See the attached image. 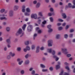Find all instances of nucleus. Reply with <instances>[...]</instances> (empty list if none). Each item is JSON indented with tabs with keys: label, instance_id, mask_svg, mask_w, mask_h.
I'll return each mask as SVG.
<instances>
[{
	"label": "nucleus",
	"instance_id": "f257e3e1",
	"mask_svg": "<svg viewBox=\"0 0 75 75\" xmlns=\"http://www.w3.org/2000/svg\"><path fill=\"white\" fill-rule=\"evenodd\" d=\"M61 51L64 54H67L68 53V52H67V51H68V49H67V48H62Z\"/></svg>",
	"mask_w": 75,
	"mask_h": 75
},
{
	"label": "nucleus",
	"instance_id": "f03ea898",
	"mask_svg": "<svg viewBox=\"0 0 75 75\" xmlns=\"http://www.w3.org/2000/svg\"><path fill=\"white\" fill-rule=\"evenodd\" d=\"M33 29V26L32 25H28L27 28V31L28 32H30L31 31V30Z\"/></svg>",
	"mask_w": 75,
	"mask_h": 75
},
{
	"label": "nucleus",
	"instance_id": "7ed1b4c3",
	"mask_svg": "<svg viewBox=\"0 0 75 75\" xmlns=\"http://www.w3.org/2000/svg\"><path fill=\"white\" fill-rule=\"evenodd\" d=\"M47 43L48 47H52V40H49L47 42Z\"/></svg>",
	"mask_w": 75,
	"mask_h": 75
},
{
	"label": "nucleus",
	"instance_id": "20e7f679",
	"mask_svg": "<svg viewBox=\"0 0 75 75\" xmlns=\"http://www.w3.org/2000/svg\"><path fill=\"white\" fill-rule=\"evenodd\" d=\"M22 33V29H21V28H19L18 31L16 33V36H18L19 34H21Z\"/></svg>",
	"mask_w": 75,
	"mask_h": 75
},
{
	"label": "nucleus",
	"instance_id": "39448f33",
	"mask_svg": "<svg viewBox=\"0 0 75 75\" xmlns=\"http://www.w3.org/2000/svg\"><path fill=\"white\" fill-rule=\"evenodd\" d=\"M21 59L20 58H18L17 59V62H18V64L19 65H21L22 63H23V60H21Z\"/></svg>",
	"mask_w": 75,
	"mask_h": 75
},
{
	"label": "nucleus",
	"instance_id": "423d86ee",
	"mask_svg": "<svg viewBox=\"0 0 75 75\" xmlns=\"http://www.w3.org/2000/svg\"><path fill=\"white\" fill-rule=\"evenodd\" d=\"M18 8H19V6L17 5H14L13 7V10L15 11H17Z\"/></svg>",
	"mask_w": 75,
	"mask_h": 75
},
{
	"label": "nucleus",
	"instance_id": "0eeeda50",
	"mask_svg": "<svg viewBox=\"0 0 75 75\" xmlns=\"http://www.w3.org/2000/svg\"><path fill=\"white\" fill-rule=\"evenodd\" d=\"M31 18L34 19H37V15L36 14H32L31 15Z\"/></svg>",
	"mask_w": 75,
	"mask_h": 75
},
{
	"label": "nucleus",
	"instance_id": "6e6552de",
	"mask_svg": "<svg viewBox=\"0 0 75 75\" xmlns=\"http://www.w3.org/2000/svg\"><path fill=\"white\" fill-rule=\"evenodd\" d=\"M22 11L23 13H25V6L24 5L22 6Z\"/></svg>",
	"mask_w": 75,
	"mask_h": 75
},
{
	"label": "nucleus",
	"instance_id": "1a4fd4ad",
	"mask_svg": "<svg viewBox=\"0 0 75 75\" xmlns=\"http://www.w3.org/2000/svg\"><path fill=\"white\" fill-rule=\"evenodd\" d=\"M30 63V61L28 59H26L24 62L25 65H28Z\"/></svg>",
	"mask_w": 75,
	"mask_h": 75
},
{
	"label": "nucleus",
	"instance_id": "9d476101",
	"mask_svg": "<svg viewBox=\"0 0 75 75\" xmlns=\"http://www.w3.org/2000/svg\"><path fill=\"white\" fill-rule=\"evenodd\" d=\"M9 16L10 17H13V11L11 10L9 11Z\"/></svg>",
	"mask_w": 75,
	"mask_h": 75
},
{
	"label": "nucleus",
	"instance_id": "9b49d317",
	"mask_svg": "<svg viewBox=\"0 0 75 75\" xmlns=\"http://www.w3.org/2000/svg\"><path fill=\"white\" fill-rule=\"evenodd\" d=\"M62 14L63 18L65 19V18H67V15H66V14H65V13H63Z\"/></svg>",
	"mask_w": 75,
	"mask_h": 75
},
{
	"label": "nucleus",
	"instance_id": "f8f14e48",
	"mask_svg": "<svg viewBox=\"0 0 75 75\" xmlns=\"http://www.w3.org/2000/svg\"><path fill=\"white\" fill-rule=\"evenodd\" d=\"M40 51V46H38L36 48V53H38Z\"/></svg>",
	"mask_w": 75,
	"mask_h": 75
},
{
	"label": "nucleus",
	"instance_id": "ddd939ff",
	"mask_svg": "<svg viewBox=\"0 0 75 75\" xmlns=\"http://www.w3.org/2000/svg\"><path fill=\"white\" fill-rule=\"evenodd\" d=\"M24 14L25 16H30V13L27 12L25 13Z\"/></svg>",
	"mask_w": 75,
	"mask_h": 75
},
{
	"label": "nucleus",
	"instance_id": "4468645a",
	"mask_svg": "<svg viewBox=\"0 0 75 75\" xmlns=\"http://www.w3.org/2000/svg\"><path fill=\"white\" fill-rule=\"evenodd\" d=\"M0 19L1 20H7V19L5 17H1L0 18Z\"/></svg>",
	"mask_w": 75,
	"mask_h": 75
},
{
	"label": "nucleus",
	"instance_id": "2eb2a0df",
	"mask_svg": "<svg viewBox=\"0 0 75 75\" xmlns=\"http://www.w3.org/2000/svg\"><path fill=\"white\" fill-rule=\"evenodd\" d=\"M26 26L27 25H26V24H24L23 25L22 27V29L23 31H24L25 30V27H26Z\"/></svg>",
	"mask_w": 75,
	"mask_h": 75
},
{
	"label": "nucleus",
	"instance_id": "dca6fc26",
	"mask_svg": "<svg viewBox=\"0 0 75 75\" xmlns=\"http://www.w3.org/2000/svg\"><path fill=\"white\" fill-rule=\"evenodd\" d=\"M20 73L21 75H24L25 72L24 70H22L20 71Z\"/></svg>",
	"mask_w": 75,
	"mask_h": 75
},
{
	"label": "nucleus",
	"instance_id": "f3484780",
	"mask_svg": "<svg viewBox=\"0 0 75 75\" xmlns=\"http://www.w3.org/2000/svg\"><path fill=\"white\" fill-rule=\"evenodd\" d=\"M26 11L27 13H30L31 11L30 10V9L29 8H27L26 9Z\"/></svg>",
	"mask_w": 75,
	"mask_h": 75
},
{
	"label": "nucleus",
	"instance_id": "a211bd4d",
	"mask_svg": "<svg viewBox=\"0 0 75 75\" xmlns=\"http://www.w3.org/2000/svg\"><path fill=\"white\" fill-rule=\"evenodd\" d=\"M47 52H49V53H51L52 51V49L50 48L48 49L47 50Z\"/></svg>",
	"mask_w": 75,
	"mask_h": 75
},
{
	"label": "nucleus",
	"instance_id": "6ab92c4d",
	"mask_svg": "<svg viewBox=\"0 0 75 75\" xmlns=\"http://www.w3.org/2000/svg\"><path fill=\"white\" fill-rule=\"evenodd\" d=\"M29 56H31V55L28 54H27L25 55V58H26V59H28V58Z\"/></svg>",
	"mask_w": 75,
	"mask_h": 75
},
{
	"label": "nucleus",
	"instance_id": "aec40b11",
	"mask_svg": "<svg viewBox=\"0 0 75 75\" xmlns=\"http://www.w3.org/2000/svg\"><path fill=\"white\" fill-rule=\"evenodd\" d=\"M40 3H38L36 6V8H38V7H40Z\"/></svg>",
	"mask_w": 75,
	"mask_h": 75
},
{
	"label": "nucleus",
	"instance_id": "412c9836",
	"mask_svg": "<svg viewBox=\"0 0 75 75\" xmlns=\"http://www.w3.org/2000/svg\"><path fill=\"white\" fill-rule=\"evenodd\" d=\"M10 55H11L12 57H14V56H15V54L12 53L11 52H10Z\"/></svg>",
	"mask_w": 75,
	"mask_h": 75
},
{
	"label": "nucleus",
	"instance_id": "4be33fe9",
	"mask_svg": "<svg viewBox=\"0 0 75 75\" xmlns=\"http://www.w3.org/2000/svg\"><path fill=\"white\" fill-rule=\"evenodd\" d=\"M40 66L42 68H45V66L42 64H40Z\"/></svg>",
	"mask_w": 75,
	"mask_h": 75
},
{
	"label": "nucleus",
	"instance_id": "5701e85b",
	"mask_svg": "<svg viewBox=\"0 0 75 75\" xmlns=\"http://www.w3.org/2000/svg\"><path fill=\"white\" fill-rule=\"evenodd\" d=\"M6 30L7 32H9L10 30V27H7L6 28Z\"/></svg>",
	"mask_w": 75,
	"mask_h": 75
},
{
	"label": "nucleus",
	"instance_id": "b1692460",
	"mask_svg": "<svg viewBox=\"0 0 75 75\" xmlns=\"http://www.w3.org/2000/svg\"><path fill=\"white\" fill-rule=\"evenodd\" d=\"M16 50L18 51H20L21 50V48L20 47H18L16 49Z\"/></svg>",
	"mask_w": 75,
	"mask_h": 75
},
{
	"label": "nucleus",
	"instance_id": "393cba45",
	"mask_svg": "<svg viewBox=\"0 0 75 75\" xmlns=\"http://www.w3.org/2000/svg\"><path fill=\"white\" fill-rule=\"evenodd\" d=\"M5 11V9H2L0 10V13H4Z\"/></svg>",
	"mask_w": 75,
	"mask_h": 75
},
{
	"label": "nucleus",
	"instance_id": "a878e982",
	"mask_svg": "<svg viewBox=\"0 0 75 75\" xmlns=\"http://www.w3.org/2000/svg\"><path fill=\"white\" fill-rule=\"evenodd\" d=\"M35 46L34 45H33L31 46V49L32 50H34L35 49Z\"/></svg>",
	"mask_w": 75,
	"mask_h": 75
},
{
	"label": "nucleus",
	"instance_id": "bb28decb",
	"mask_svg": "<svg viewBox=\"0 0 75 75\" xmlns=\"http://www.w3.org/2000/svg\"><path fill=\"white\" fill-rule=\"evenodd\" d=\"M51 53L52 55H55V50H52V51Z\"/></svg>",
	"mask_w": 75,
	"mask_h": 75
},
{
	"label": "nucleus",
	"instance_id": "cd10ccee",
	"mask_svg": "<svg viewBox=\"0 0 75 75\" xmlns=\"http://www.w3.org/2000/svg\"><path fill=\"white\" fill-rule=\"evenodd\" d=\"M38 14L40 16H41V17H42L43 15H42V12H38Z\"/></svg>",
	"mask_w": 75,
	"mask_h": 75
},
{
	"label": "nucleus",
	"instance_id": "c85d7f7f",
	"mask_svg": "<svg viewBox=\"0 0 75 75\" xmlns=\"http://www.w3.org/2000/svg\"><path fill=\"white\" fill-rule=\"evenodd\" d=\"M26 48L27 50L28 51H30V47L28 46H27L26 47Z\"/></svg>",
	"mask_w": 75,
	"mask_h": 75
},
{
	"label": "nucleus",
	"instance_id": "c756f323",
	"mask_svg": "<svg viewBox=\"0 0 75 75\" xmlns=\"http://www.w3.org/2000/svg\"><path fill=\"white\" fill-rule=\"evenodd\" d=\"M68 35L67 34H65L64 35V37L65 38L67 39L68 38Z\"/></svg>",
	"mask_w": 75,
	"mask_h": 75
},
{
	"label": "nucleus",
	"instance_id": "7c9ffc66",
	"mask_svg": "<svg viewBox=\"0 0 75 75\" xmlns=\"http://www.w3.org/2000/svg\"><path fill=\"white\" fill-rule=\"evenodd\" d=\"M60 68V66L59 65H57L56 66V69H59Z\"/></svg>",
	"mask_w": 75,
	"mask_h": 75
},
{
	"label": "nucleus",
	"instance_id": "2f4dec72",
	"mask_svg": "<svg viewBox=\"0 0 75 75\" xmlns=\"http://www.w3.org/2000/svg\"><path fill=\"white\" fill-rule=\"evenodd\" d=\"M25 45H28V44H29V41H26L25 42Z\"/></svg>",
	"mask_w": 75,
	"mask_h": 75
},
{
	"label": "nucleus",
	"instance_id": "473e14b6",
	"mask_svg": "<svg viewBox=\"0 0 75 75\" xmlns=\"http://www.w3.org/2000/svg\"><path fill=\"white\" fill-rule=\"evenodd\" d=\"M37 36V34L35 33L33 35V40H35V38Z\"/></svg>",
	"mask_w": 75,
	"mask_h": 75
},
{
	"label": "nucleus",
	"instance_id": "72a5a7b5",
	"mask_svg": "<svg viewBox=\"0 0 75 75\" xmlns=\"http://www.w3.org/2000/svg\"><path fill=\"white\" fill-rule=\"evenodd\" d=\"M63 29V28H62V27L61 26L59 27L58 28V30L59 31L61 30H62Z\"/></svg>",
	"mask_w": 75,
	"mask_h": 75
},
{
	"label": "nucleus",
	"instance_id": "f704fd0d",
	"mask_svg": "<svg viewBox=\"0 0 75 75\" xmlns=\"http://www.w3.org/2000/svg\"><path fill=\"white\" fill-rule=\"evenodd\" d=\"M68 6L69 7V8H71L72 7V4L71 3H69L68 4Z\"/></svg>",
	"mask_w": 75,
	"mask_h": 75
},
{
	"label": "nucleus",
	"instance_id": "c9c22d12",
	"mask_svg": "<svg viewBox=\"0 0 75 75\" xmlns=\"http://www.w3.org/2000/svg\"><path fill=\"white\" fill-rule=\"evenodd\" d=\"M49 30H48V33H51V32H52V28H50V29H49Z\"/></svg>",
	"mask_w": 75,
	"mask_h": 75
},
{
	"label": "nucleus",
	"instance_id": "e433bc0d",
	"mask_svg": "<svg viewBox=\"0 0 75 75\" xmlns=\"http://www.w3.org/2000/svg\"><path fill=\"white\" fill-rule=\"evenodd\" d=\"M35 70H33L31 72L32 75H35Z\"/></svg>",
	"mask_w": 75,
	"mask_h": 75
},
{
	"label": "nucleus",
	"instance_id": "4c0bfd02",
	"mask_svg": "<svg viewBox=\"0 0 75 75\" xmlns=\"http://www.w3.org/2000/svg\"><path fill=\"white\" fill-rule=\"evenodd\" d=\"M7 42H8V44H10V39H8L6 40Z\"/></svg>",
	"mask_w": 75,
	"mask_h": 75
},
{
	"label": "nucleus",
	"instance_id": "58836bf2",
	"mask_svg": "<svg viewBox=\"0 0 75 75\" xmlns=\"http://www.w3.org/2000/svg\"><path fill=\"white\" fill-rule=\"evenodd\" d=\"M7 16V15H5L4 14H1V15H0V17H4L5 16L6 17V16Z\"/></svg>",
	"mask_w": 75,
	"mask_h": 75
},
{
	"label": "nucleus",
	"instance_id": "ea45409f",
	"mask_svg": "<svg viewBox=\"0 0 75 75\" xmlns=\"http://www.w3.org/2000/svg\"><path fill=\"white\" fill-rule=\"evenodd\" d=\"M42 33V31L41 30H38V34H41Z\"/></svg>",
	"mask_w": 75,
	"mask_h": 75
},
{
	"label": "nucleus",
	"instance_id": "a19ab883",
	"mask_svg": "<svg viewBox=\"0 0 75 75\" xmlns=\"http://www.w3.org/2000/svg\"><path fill=\"white\" fill-rule=\"evenodd\" d=\"M42 72H47V71H48V69H42Z\"/></svg>",
	"mask_w": 75,
	"mask_h": 75
},
{
	"label": "nucleus",
	"instance_id": "79ce46f5",
	"mask_svg": "<svg viewBox=\"0 0 75 75\" xmlns=\"http://www.w3.org/2000/svg\"><path fill=\"white\" fill-rule=\"evenodd\" d=\"M50 20L51 22H53V18L52 17H51L50 18Z\"/></svg>",
	"mask_w": 75,
	"mask_h": 75
},
{
	"label": "nucleus",
	"instance_id": "37998d69",
	"mask_svg": "<svg viewBox=\"0 0 75 75\" xmlns=\"http://www.w3.org/2000/svg\"><path fill=\"white\" fill-rule=\"evenodd\" d=\"M48 28L50 29L51 28V25H49L47 26Z\"/></svg>",
	"mask_w": 75,
	"mask_h": 75
},
{
	"label": "nucleus",
	"instance_id": "c03bdc74",
	"mask_svg": "<svg viewBox=\"0 0 75 75\" xmlns=\"http://www.w3.org/2000/svg\"><path fill=\"white\" fill-rule=\"evenodd\" d=\"M58 20L59 22H63L64 21V20L61 19H59Z\"/></svg>",
	"mask_w": 75,
	"mask_h": 75
},
{
	"label": "nucleus",
	"instance_id": "a18cd8bd",
	"mask_svg": "<svg viewBox=\"0 0 75 75\" xmlns=\"http://www.w3.org/2000/svg\"><path fill=\"white\" fill-rule=\"evenodd\" d=\"M59 37H60L59 35H57L56 36V38L57 39H59Z\"/></svg>",
	"mask_w": 75,
	"mask_h": 75
},
{
	"label": "nucleus",
	"instance_id": "49530a36",
	"mask_svg": "<svg viewBox=\"0 0 75 75\" xmlns=\"http://www.w3.org/2000/svg\"><path fill=\"white\" fill-rule=\"evenodd\" d=\"M41 19H39L38 21V24H40V23H41Z\"/></svg>",
	"mask_w": 75,
	"mask_h": 75
},
{
	"label": "nucleus",
	"instance_id": "de8ad7c7",
	"mask_svg": "<svg viewBox=\"0 0 75 75\" xmlns=\"http://www.w3.org/2000/svg\"><path fill=\"white\" fill-rule=\"evenodd\" d=\"M48 15L49 16H50V17H51V16H52V13L51 12H50L48 13Z\"/></svg>",
	"mask_w": 75,
	"mask_h": 75
},
{
	"label": "nucleus",
	"instance_id": "09e8293b",
	"mask_svg": "<svg viewBox=\"0 0 75 75\" xmlns=\"http://www.w3.org/2000/svg\"><path fill=\"white\" fill-rule=\"evenodd\" d=\"M69 8V6H68L66 5L65 6V10H67L68 8Z\"/></svg>",
	"mask_w": 75,
	"mask_h": 75
},
{
	"label": "nucleus",
	"instance_id": "8fccbe9b",
	"mask_svg": "<svg viewBox=\"0 0 75 75\" xmlns=\"http://www.w3.org/2000/svg\"><path fill=\"white\" fill-rule=\"evenodd\" d=\"M40 50L41 51H43L44 50V47H42L40 48Z\"/></svg>",
	"mask_w": 75,
	"mask_h": 75
},
{
	"label": "nucleus",
	"instance_id": "3c124183",
	"mask_svg": "<svg viewBox=\"0 0 75 75\" xmlns=\"http://www.w3.org/2000/svg\"><path fill=\"white\" fill-rule=\"evenodd\" d=\"M7 58L8 59H10V58H11V57H10V56L8 55L7 57Z\"/></svg>",
	"mask_w": 75,
	"mask_h": 75
},
{
	"label": "nucleus",
	"instance_id": "603ef678",
	"mask_svg": "<svg viewBox=\"0 0 75 75\" xmlns=\"http://www.w3.org/2000/svg\"><path fill=\"white\" fill-rule=\"evenodd\" d=\"M49 69L50 71H52L53 70V67H50V68H49Z\"/></svg>",
	"mask_w": 75,
	"mask_h": 75
},
{
	"label": "nucleus",
	"instance_id": "864d4df0",
	"mask_svg": "<svg viewBox=\"0 0 75 75\" xmlns=\"http://www.w3.org/2000/svg\"><path fill=\"white\" fill-rule=\"evenodd\" d=\"M65 68L66 69H67L68 71H69V67L68 66L66 67Z\"/></svg>",
	"mask_w": 75,
	"mask_h": 75
},
{
	"label": "nucleus",
	"instance_id": "5fc2aeb1",
	"mask_svg": "<svg viewBox=\"0 0 75 75\" xmlns=\"http://www.w3.org/2000/svg\"><path fill=\"white\" fill-rule=\"evenodd\" d=\"M37 1H33V3L34 4H37Z\"/></svg>",
	"mask_w": 75,
	"mask_h": 75
},
{
	"label": "nucleus",
	"instance_id": "6e6d98bb",
	"mask_svg": "<svg viewBox=\"0 0 75 75\" xmlns=\"http://www.w3.org/2000/svg\"><path fill=\"white\" fill-rule=\"evenodd\" d=\"M67 57H71V54H67Z\"/></svg>",
	"mask_w": 75,
	"mask_h": 75
},
{
	"label": "nucleus",
	"instance_id": "4d7b16f0",
	"mask_svg": "<svg viewBox=\"0 0 75 75\" xmlns=\"http://www.w3.org/2000/svg\"><path fill=\"white\" fill-rule=\"evenodd\" d=\"M3 24L4 25H6V24H7V22H4L3 23Z\"/></svg>",
	"mask_w": 75,
	"mask_h": 75
},
{
	"label": "nucleus",
	"instance_id": "13d9d810",
	"mask_svg": "<svg viewBox=\"0 0 75 75\" xmlns=\"http://www.w3.org/2000/svg\"><path fill=\"white\" fill-rule=\"evenodd\" d=\"M46 23H47V21H44L42 22V24H46Z\"/></svg>",
	"mask_w": 75,
	"mask_h": 75
},
{
	"label": "nucleus",
	"instance_id": "bf43d9fd",
	"mask_svg": "<svg viewBox=\"0 0 75 75\" xmlns=\"http://www.w3.org/2000/svg\"><path fill=\"white\" fill-rule=\"evenodd\" d=\"M72 36H73V34H71L69 35V37L70 38H72Z\"/></svg>",
	"mask_w": 75,
	"mask_h": 75
},
{
	"label": "nucleus",
	"instance_id": "052dcab7",
	"mask_svg": "<svg viewBox=\"0 0 75 75\" xmlns=\"http://www.w3.org/2000/svg\"><path fill=\"white\" fill-rule=\"evenodd\" d=\"M74 31V30L73 29H71L70 30V33H73Z\"/></svg>",
	"mask_w": 75,
	"mask_h": 75
},
{
	"label": "nucleus",
	"instance_id": "680f3d73",
	"mask_svg": "<svg viewBox=\"0 0 75 75\" xmlns=\"http://www.w3.org/2000/svg\"><path fill=\"white\" fill-rule=\"evenodd\" d=\"M59 5H60V6H62V5H63V3L61 2H59Z\"/></svg>",
	"mask_w": 75,
	"mask_h": 75
},
{
	"label": "nucleus",
	"instance_id": "e2e57ef3",
	"mask_svg": "<svg viewBox=\"0 0 75 75\" xmlns=\"http://www.w3.org/2000/svg\"><path fill=\"white\" fill-rule=\"evenodd\" d=\"M61 25V23H58L57 24V26H60Z\"/></svg>",
	"mask_w": 75,
	"mask_h": 75
},
{
	"label": "nucleus",
	"instance_id": "0e129e2a",
	"mask_svg": "<svg viewBox=\"0 0 75 75\" xmlns=\"http://www.w3.org/2000/svg\"><path fill=\"white\" fill-rule=\"evenodd\" d=\"M63 75H69V74L67 73H64Z\"/></svg>",
	"mask_w": 75,
	"mask_h": 75
},
{
	"label": "nucleus",
	"instance_id": "69168bd1",
	"mask_svg": "<svg viewBox=\"0 0 75 75\" xmlns=\"http://www.w3.org/2000/svg\"><path fill=\"white\" fill-rule=\"evenodd\" d=\"M42 60L44 61L46 60V59H45V58L43 57L42 58Z\"/></svg>",
	"mask_w": 75,
	"mask_h": 75
},
{
	"label": "nucleus",
	"instance_id": "338daca9",
	"mask_svg": "<svg viewBox=\"0 0 75 75\" xmlns=\"http://www.w3.org/2000/svg\"><path fill=\"white\" fill-rule=\"evenodd\" d=\"M64 72V71H62L59 74V75H62V74H63V73Z\"/></svg>",
	"mask_w": 75,
	"mask_h": 75
},
{
	"label": "nucleus",
	"instance_id": "774afa93",
	"mask_svg": "<svg viewBox=\"0 0 75 75\" xmlns=\"http://www.w3.org/2000/svg\"><path fill=\"white\" fill-rule=\"evenodd\" d=\"M54 9L52 8H50V11H53Z\"/></svg>",
	"mask_w": 75,
	"mask_h": 75
}]
</instances>
